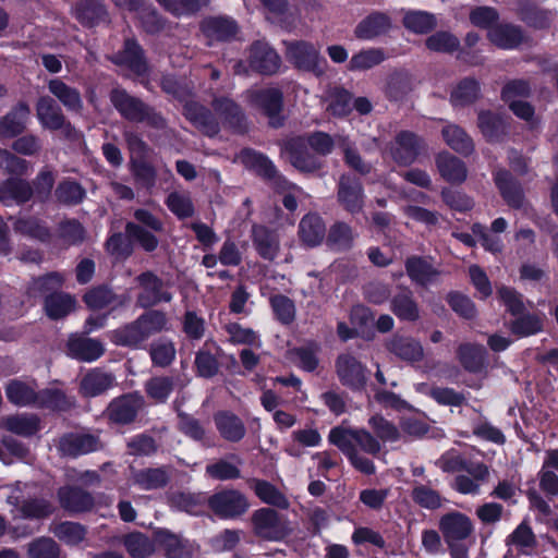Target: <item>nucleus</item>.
<instances>
[{"label": "nucleus", "instance_id": "1", "mask_svg": "<svg viewBox=\"0 0 558 558\" xmlns=\"http://www.w3.org/2000/svg\"><path fill=\"white\" fill-rule=\"evenodd\" d=\"M280 158L299 173L322 177L325 161L322 157L335 149V141L329 133L314 131L306 134L290 135L278 142Z\"/></svg>", "mask_w": 558, "mask_h": 558}, {"label": "nucleus", "instance_id": "2", "mask_svg": "<svg viewBox=\"0 0 558 558\" xmlns=\"http://www.w3.org/2000/svg\"><path fill=\"white\" fill-rule=\"evenodd\" d=\"M286 46V58L298 71L311 73L316 77L325 74L327 60L322 56L319 48L307 40H289Z\"/></svg>", "mask_w": 558, "mask_h": 558}, {"label": "nucleus", "instance_id": "3", "mask_svg": "<svg viewBox=\"0 0 558 558\" xmlns=\"http://www.w3.org/2000/svg\"><path fill=\"white\" fill-rule=\"evenodd\" d=\"M207 506L221 520H235L250 508L246 496L234 488L221 489L207 498Z\"/></svg>", "mask_w": 558, "mask_h": 558}, {"label": "nucleus", "instance_id": "4", "mask_svg": "<svg viewBox=\"0 0 558 558\" xmlns=\"http://www.w3.org/2000/svg\"><path fill=\"white\" fill-rule=\"evenodd\" d=\"M335 371L343 387L353 392L365 390L369 372L352 353H340L335 361Z\"/></svg>", "mask_w": 558, "mask_h": 558}, {"label": "nucleus", "instance_id": "5", "mask_svg": "<svg viewBox=\"0 0 558 558\" xmlns=\"http://www.w3.org/2000/svg\"><path fill=\"white\" fill-rule=\"evenodd\" d=\"M250 102L268 118V123L274 129L284 124L282 116L284 100L283 93L277 87H266L253 90L250 95Z\"/></svg>", "mask_w": 558, "mask_h": 558}, {"label": "nucleus", "instance_id": "6", "mask_svg": "<svg viewBox=\"0 0 558 558\" xmlns=\"http://www.w3.org/2000/svg\"><path fill=\"white\" fill-rule=\"evenodd\" d=\"M427 149L425 138L413 131L402 130L395 136L391 158L400 167L413 165Z\"/></svg>", "mask_w": 558, "mask_h": 558}, {"label": "nucleus", "instance_id": "7", "mask_svg": "<svg viewBox=\"0 0 558 558\" xmlns=\"http://www.w3.org/2000/svg\"><path fill=\"white\" fill-rule=\"evenodd\" d=\"M338 205L348 214L357 215L365 206V191L360 178L342 173L336 185Z\"/></svg>", "mask_w": 558, "mask_h": 558}, {"label": "nucleus", "instance_id": "8", "mask_svg": "<svg viewBox=\"0 0 558 558\" xmlns=\"http://www.w3.org/2000/svg\"><path fill=\"white\" fill-rule=\"evenodd\" d=\"M247 64L254 73L271 76L278 73L281 57L267 41L254 40L248 47Z\"/></svg>", "mask_w": 558, "mask_h": 558}, {"label": "nucleus", "instance_id": "9", "mask_svg": "<svg viewBox=\"0 0 558 558\" xmlns=\"http://www.w3.org/2000/svg\"><path fill=\"white\" fill-rule=\"evenodd\" d=\"M211 108L221 119L226 129L233 134L244 135L250 130V122L243 108L233 99L227 96L215 97Z\"/></svg>", "mask_w": 558, "mask_h": 558}, {"label": "nucleus", "instance_id": "10", "mask_svg": "<svg viewBox=\"0 0 558 558\" xmlns=\"http://www.w3.org/2000/svg\"><path fill=\"white\" fill-rule=\"evenodd\" d=\"M425 46L433 52L448 54L458 52L457 58L471 65L480 63V56L475 51L461 48L459 38L448 31L435 32L425 39Z\"/></svg>", "mask_w": 558, "mask_h": 558}, {"label": "nucleus", "instance_id": "11", "mask_svg": "<svg viewBox=\"0 0 558 558\" xmlns=\"http://www.w3.org/2000/svg\"><path fill=\"white\" fill-rule=\"evenodd\" d=\"M199 31L210 43H230L240 32L239 23L229 15H208L199 22Z\"/></svg>", "mask_w": 558, "mask_h": 558}, {"label": "nucleus", "instance_id": "12", "mask_svg": "<svg viewBox=\"0 0 558 558\" xmlns=\"http://www.w3.org/2000/svg\"><path fill=\"white\" fill-rule=\"evenodd\" d=\"M171 288V280H163L150 270L142 271V308L170 303L173 299Z\"/></svg>", "mask_w": 558, "mask_h": 558}, {"label": "nucleus", "instance_id": "13", "mask_svg": "<svg viewBox=\"0 0 558 558\" xmlns=\"http://www.w3.org/2000/svg\"><path fill=\"white\" fill-rule=\"evenodd\" d=\"M36 116L43 128L53 131L61 130L68 138L77 137L76 130L65 120L61 109L50 97L43 96L38 99Z\"/></svg>", "mask_w": 558, "mask_h": 558}, {"label": "nucleus", "instance_id": "14", "mask_svg": "<svg viewBox=\"0 0 558 558\" xmlns=\"http://www.w3.org/2000/svg\"><path fill=\"white\" fill-rule=\"evenodd\" d=\"M182 114L195 129L209 138H214L220 133V122L215 113L194 99L185 101Z\"/></svg>", "mask_w": 558, "mask_h": 558}, {"label": "nucleus", "instance_id": "15", "mask_svg": "<svg viewBox=\"0 0 558 558\" xmlns=\"http://www.w3.org/2000/svg\"><path fill=\"white\" fill-rule=\"evenodd\" d=\"M225 355V350L214 339H207L195 352V375L204 379L214 378L220 372L219 359Z\"/></svg>", "mask_w": 558, "mask_h": 558}, {"label": "nucleus", "instance_id": "16", "mask_svg": "<svg viewBox=\"0 0 558 558\" xmlns=\"http://www.w3.org/2000/svg\"><path fill=\"white\" fill-rule=\"evenodd\" d=\"M252 525L256 535L269 539L279 541L287 534L284 523L280 514L272 508H260L253 512Z\"/></svg>", "mask_w": 558, "mask_h": 558}, {"label": "nucleus", "instance_id": "17", "mask_svg": "<svg viewBox=\"0 0 558 558\" xmlns=\"http://www.w3.org/2000/svg\"><path fill=\"white\" fill-rule=\"evenodd\" d=\"M511 117L482 110L477 114V126L488 143H502L510 133Z\"/></svg>", "mask_w": 558, "mask_h": 558}, {"label": "nucleus", "instance_id": "18", "mask_svg": "<svg viewBox=\"0 0 558 558\" xmlns=\"http://www.w3.org/2000/svg\"><path fill=\"white\" fill-rule=\"evenodd\" d=\"M156 547L163 551L166 558H192L195 553L194 545L167 529H157L153 532Z\"/></svg>", "mask_w": 558, "mask_h": 558}, {"label": "nucleus", "instance_id": "19", "mask_svg": "<svg viewBox=\"0 0 558 558\" xmlns=\"http://www.w3.org/2000/svg\"><path fill=\"white\" fill-rule=\"evenodd\" d=\"M438 527L445 543L465 541L474 531L472 520L465 513L457 510L442 514L439 519Z\"/></svg>", "mask_w": 558, "mask_h": 558}, {"label": "nucleus", "instance_id": "20", "mask_svg": "<svg viewBox=\"0 0 558 558\" xmlns=\"http://www.w3.org/2000/svg\"><path fill=\"white\" fill-rule=\"evenodd\" d=\"M494 182L506 204L513 209H521L525 195L521 183L507 169L494 172Z\"/></svg>", "mask_w": 558, "mask_h": 558}, {"label": "nucleus", "instance_id": "21", "mask_svg": "<svg viewBox=\"0 0 558 558\" xmlns=\"http://www.w3.org/2000/svg\"><path fill=\"white\" fill-rule=\"evenodd\" d=\"M392 28L391 17L381 11H373L354 27V36L360 40H374L387 35Z\"/></svg>", "mask_w": 558, "mask_h": 558}, {"label": "nucleus", "instance_id": "22", "mask_svg": "<svg viewBox=\"0 0 558 558\" xmlns=\"http://www.w3.org/2000/svg\"><path fill=\"white\" fill-rule=\"evenodd\" d=\"M435 165L439 175L452 185H460L468 178L465 162L449 151L438 153L435 157Z\"/></svg>", "mask_w": 558, "mask_h": 558}, {"label": "nucleus", "instance_id": "23", "mask_svg": "<svg viewBox=\"0 0 558 558\" xmlns=\"http://www.w3.org/2000/svg\"><path fill=\"white\" fill-rule=\"evenodd\" d=\"M326 223L317 213H308L299 222L298 235L301 243L306 247H316L326 238Z\"/></svg>", "mask_w": 558, "mask_h": 558}, {"label": "nucleus", "instance_id": "24", "mask_svg": "<svg viewBox=\"0 0 558 558\" xmlns=\"http://www.w3.org/2000/svg\"><path fill=\"white\" fill-rule=\"evenodd\" d=\"M213 420L222 439L229 442H239L244 438L246 434L245 424L232 411L219 410L214 413Z\"/></svg>", "mask_w": 558, "mask_h": 558}, {"label": "nucleus", "instance_id": "25", "mask_svg": "<svg viewBox=\"0 0 558 558\" xmlns=\"http://www.w3.org/2000/svg\"><path fill=\"white\" fill-rule=\"evenodd\" d=\"M390 311L400 322L415 323L421 317L418 303L408 287H401L400 291L392 295Z\"/></svg>", "mask_w": 558, "mask_h": 558}, {"label": "nucleus", "instance_id": "26", "mask_svg": "<svg viewBox=\"0 0 558 558\" xmlns=\"http://www.w3.org/2000/svg\"><path fill=\"white\" fill-rule=\"evenodd\" d=\"M404 268L410 280L420 287L427 288L435 282L440 271L424 256L411 255L404 262Z\"/></svg>", "mask_w": 558, "mask_h": 558}, {"label": "nucleus", "instance_id": "27", "mask_svg": "<svg viewBox=\"0 0 558 558\" xmlns=\"http://www.w3.org/2000/svg\"><path fill=\"white\" fill-rule=\"evenodd\" d=\"M239 157L247 170L255 172L265 182L271 179L278 170L274 161L266 154L254 148H242Z\"/></svg>", "mask_w": 558, "mask_h": 558}, {"label": "nucleus", "instance_id": "28", "mask_svg": "<svg viewBox=\"0 0 558 558\" xmlns=\"http://www.w3.org/2000/svg\"><path fill=\"white\" fill-rule=\"evenodd\" d=\"M239 157L247 170L255 172L265 182L271 179L278 170L274 161L266 154L254 148H242Z\"/></svg>", "mask_w": 558, "mask_h": 558}, {"label": "nucleus", "instance_id": "29", "mask_svg": "<svg viewBox=\"0 0 558 558\" xmlns=\"http://www.w3.org/2000/svg\"><path fill=\"white\" fill-rule=\"evenodd\" d=\"M488 40L500 49H515L524 40V34L520 26L510 23H498L487 32Z\"/></svg>", "mask_w": 558, "mask_h": 558}, {"label": "nucleus", "instance_id": "30", "mask_svg": "<svg viewBox=\"0 0 558 558\" xmlns=\"http://www.w3.org/2000/svg\"><path fill=\"white\" fill-rule=\"evenodd\" d=\"M487 351L478 343L464 342L457 349V359L461 366L471 374L482 373L486 368Z\"/></svg>", "mask_w": 558, "mask_h": 558}, {"label": "nucleus", "instance_id": "31", "mask_svg": "<svg viewBox=\"0 0 558 558\" xmlns=\"http://www.w3.org/2000/svg\"><path fill=\"white\" fill-rule=\"evenodd\" d=\"M105 352L102 343L96 339L73 335L68 341V354L84 362H93Z\"/></svg>", "mask_w": 558, "mask_h": 558}, {"label": "nucleus", "instance_id": "32", "mask_svg": "<svg viewBox=\"0 0 558 558\" xmlns=\"http://www.w3.org/2000/svg\"><path fill=\"white\" fill-rule=\"evenodd\" d=\"M252 241L257 254L266 260H274L279 252V240L275 231L263 225L253 227Z\"/></svg>", "mask_w": 558, "mask_h": 558}, {"label": "nucleus", "instance_id": "33", "mask_svg": "<svg viewBox=\"0 0 558 558\" xmlns=\"http://www.w3.org/2000/svg\"><path fill=\"white\" fill-rule=\"evenodd\" d=\"M518 14L523 23L535 29L549 28L554 19L553 11L543 9L531 0L520 2Z\"/></svg>", "mask_w": 558, "mask_h": 558}, {"label": "nucleus", "instance_id": "34", "mask_svg": "<svg viewBox=\"0 0 558 558\" xmlns=\"http://www.w3.org/2000/svg\"><path fill=\"white\" fill-rule=\"evenodd\" d=\"M114 383L116 378L111 373L93 368L83 376L80 392L84 397H96L113 387Z\"/></svg>", "mask_w": 558, "mask_h": 558}, {"label": "nucleus", "instance_id": "35", "mask_svg": "<svg viewBox=\"0 0 558 558\" xmlns=\"http://www.w3.org/2000/svg\"><path fill=\"white\" fill-rule=\"evenodd\" d=\"M545 315L536 312H522L514 316L509 329L519 338L535 336L544 330Z\"/></svg>", "mask_w": 558, "mask_h": 558}, {"label": "nucleus", "instance_id": "36", "mask_svg": "<svg viewBox=\"0 0 558 558\" xmlns=\"http://www.w3.org/2000/svg\"><path fill=\"white\" fill-rule=\"evenodd\" d=\"M140 400L136 395H126L113 400L107 408V416L118 424L131 422L137 413Z\"/></svg>", "mask_w": 558, "mask_h": 558}, {"label": "nucleus", "instance_id": "37", "mask_svg": "<svg viewBox=\"0 0 558 558\" xmlns=\"http://www.w3.org/2000/svg\"><path fill=\"white\" fill-rule=\"evenodd\" d=\"M481 97V84L474 77H463L450 92V102L453 107H468Z\"/></svg>", "mask_w": 558, "mask_h": 558}, {"label": "nucleus", "instance_id": "38", "mask_svg": "<svg viewBox=\"0 0 558 558\" xmlns=\"http://www.w3.org/2000/svg\"><path fill=\"white\" fill-rule=\"evenodd\" d=\"M29 107L21 102L11 112L0 119V137H13L22 133L29 119Z\"/></svg>", "mask_w": 558, "mask_h": 558}, {"label": "nucleus", "instance_id": "39", "mask_svg": "<svg viewBox=\"0 0 558 558\" xmlns=\"http://www.w3.org/2000/svg\"><path fill=\"white\" fill-rule=\"evenodd\" d=\"M138 240V227L133 223H129L124 234H113L108 240L107 250L116 259H124L132 253L133 243Z\"/></svg>", "mask_w": 558, "mask_h": 558}, {"label": "nucleus", "instance_id": "40", "mask_svg": "<svg viewBox=\"0 0 558 558\" xmlns=\"http://www.w3.org/2000/svg\"><path fill=\"white\" fill-rule=\"evenodd\" d=\"M441 135L446 144L458 154L468 157L474 151L471 136L459 125L449 124L442 128Z\"/></svg>", "mask_w": 558, "mask_h": 558}, {"label": "nucleus", "instance_id": "41", "mask_svg": "<svg viewBox=\"0 0 558 558\" xmlns=\"http://www.w3.org/2000/svg\"><path fill=\"white\" fill-rule=\"evenodd\" d=\"M389 352L408 362H418L423 357L421 343L410 337L395 336L388 343Z\"/></svg>", "mask_w": 558, "mask_h": 558}, {"label": "nucleus", "instance_id": "42", "mask_svg": "<svg viewBox=\"0 0 558 558\" xmlns=\"http://www.w3.org/2000/svg\"><path fill=\"white\" fill-rule=\"evenodd\" d=\"M48 89L68 110L81 112L83 100L77 89L66 85L59 78L50 80L48 82Z\"/></svg>", "mask_w": 558, "mask_h": 558}, {"label": "nucleus", "instance_id": "43", "mask_svg": "<svg viewBox=\"0 0 558 558\" xmlns=\"http://www.w3.org/2000/svg\"><path fill=\"white\" fill-rule=\"evenodd\" d=\"M59 447L64 454L78 456L95 451L99 441L92 435L70 434L61 438Z\"/></svg>", "mask_w": 558, "mask_h": 558}, {"label": "nucleus", "instance_id": "44", "mask_svg": "<svg viewBox=\"0 0 558 558\" xmlns=\"http://www.w3.org/2000/svg\"><path fill=\"white\" fill-rule=\"evenodd\" d=\"M320 344L315 340H308L305 344L294 347L290 353L298 367L307 373H313L319 365L318 353Z\"/></svg>", "mask_w": 558, "mask_h": 558}, {"label": "nucleus", "instance_id": "45", "mask_svg": "<svg viewBox=\"0 0 558 558\" xmlns=\"http://www.w3.org/2000/svg\"><path fill=\"white\" fill-rule=\"evenodd\" d=\"M250 487L263 502L279 509H287L289 507V500L284 494H282L272 483L266 480L252 478L250 481Z\"/></svg>", "mask_w": 558, "mask_h": 558}, {"label": "nucleus", "instance_id": "46", "mask_svg": "<svg viewBox=\"0 0 558 558\" xmlns=\"http://www.w3.org/2000/svg\"><path fill=\"white\" fill-rule=\"evenodd\" d=\"M403 26L414 34H428L437 26L436 16L427 11L409 10L402 17Z\"/></svg>", "mask_w": 558, "mask_h": 558}, {"label": "nucleus", "instance_id": "47", "mask_svg": "<svg viewBox=\"0 0 558 558\" xmlns=\"http://www.w3.org/2000/svg\"><path fill=\"white\" fill-rule=\"evenodd\" d=\"M5 395L8 400L15 405H37L38 393L35 391L33 384L16 379L11 380L5 386Z\"/></svg>", "mask_w": 558, "mask_h": 558}, {"label": "nucleus", "instance_id": "48", "mask_svg": "<svg viewBox=\"0 0 558 558\" xmlns=\"http://www.w3.org/2000/svg\"><path fill=\"white\" fill-rule=\"evenodd\" d=\"M153 366L166 368L172 364L175 359V347L171 339L159 338L154 340L147 348Z\"/></svg>", "mask_w": 558, "mask_h": 558}, {"label": "nucleus", "instance_id": "49", "mask_svg": "<svg viewBox=\"0 0 558 558\" xmlns=\"http://www.w3.org/2000/svg\"><path fill=\"white\" fill-rule=\"evenodd\" d=\"M32 196V189L22 180H8L0 185V202L5 206L21 204Z\"/></svg>", "mask_w": 558, "mask_h": 558}, {"label": "nucleus", "instance_id": "50", "mask_svg": "<svg viewBox=\"0 0 558 558\" xmlns=\"http://www.w3.org/2000/svg\"><path fill=\"white\" fill-rule=\"evenodd\" d=\"M353 229L344 221H336L326 232V243L331 248L348 251L353 246Z\"/></svg>", "mask_w": 558, "mask_h": 558}, {"label": "nucleus", "instance_id": "51", "mask_svg": "<svg viewBox=\"0 0 558 558\" xmlns=\"http://www.w3.org/2000/svg\"><path fill=\"white\" fill-rule=\"evenodd\" d=\"M160 87L163 93L172 96L182 105H184L185 101H191L194 96L193 87L190 86L185 80L179 78L173 74L162 75Z\"/></svg>", "mask_w": 558, "mask_h": 558}, {"label": "nucleus", "instance_id": "52", "mask_svg": "<svg viewBox=\"0 0 558 558\" xmlns=\"http://www.w3.org/2000/svg\"><path fill=\"white\" fill-rule=\"evenodd\" d=\"M58 495L61 506L72 512L86 511L93 505L92 497L80 489L63 487Z\"/></svg>", "mask_w": 558, "mask_h": 558}, {"label": "nucleus", "instance_id": "53", "mask_svg": "<svg viewBox=\"0 0 558 558\" xmlns=\"http://www.w3.org/2000/svg\"><path fill=\"white\" fill-rule=\"evenodd\" d=\"M75 299L66 293H52L46 296L45 311L52 319H59L75 308Z\"/></svg>", "mask_w": 558, "mask_h": 558}, {"label": "nucleus", "instance_id": "54", "mask_svg": "<svg viewBox=\"0 0 558 558\" xmlns=\"http://www.w3.org/2000/svg\"><path fill=\"white\" fill-rule=\"evenodd\" d=\"M385 58V52L381 48L362 49L351 57L348 70L352 72L366 71L380 64Z\"/></svg>", "mask_w": 558, "mask_h": 558}, {"label": "nucleus", "instance_id": "55", "mask_svg": "<svg viewBox=\"0 0 558 558\" xmlns=\"http://www.w3.org/2000/svg\"><path fill=\"white\" fill-rule=\"evenodd\" d=\"M205 497L202 494H193L185 492L172 493L168 500L171 508L185 511L190 514H198L204 505Z\"/></svg>", "mask_w": 558, "mask_h": 558}, {"label": "nucleus", "instance_id": "56", "mask_svg": "<svg viewBox=\"0 0 558 558\" xmlns=\"http://www.w3.org/2000/svg\"><path fill=\"white\" fill-rule=\"evenodd\" d=\"M148 308L142 313V341L151 335L169 329L167 314L159 310Z\"/></svg>", "mask_w": 558, "mask_h": 558}, {"label": "nucleus", "instance_id": "57", "mask_svg": "<svg viewBox=\"0 0 558 558\" xmlns=\"http://www.w3.org/2000/svg\"><path fill=\"white\" fill-rule=\"evenodd\" d=\"M446 302L459 317L465 320H472L477 315L475 303L460 291H449L446 295Z\"/></svg>", "mask_w": 558, "mask_h": 558}, {"label": "nucleus", "instance_id": "58", "mask_svg": "<svg viewBox=\"0 0 558 558\" xmlns=\"http://www.w3.org/2000/svg\"><path fill=\"white\" fill-rule=\"evenodd\" d=\"M165 204L180 220L191 218L195 214V207L189 194L177 191L170 192L165 199Z\"/></svg>", "mask_w": 558, "mask_h": 558}, {"label": "nucleus", "instance_id": "59", "mask_svg": "<svg viewBox=\"0 0 558 558\" xmlns=\"http://www.w3.org/2000/svg\"><path fill=\"white\" fill-rule=\"evenodd\" d=\"M173 388V379L168 376H156L145 383V391L148 398L156 403H166Z\"/></svg>", "mask_w": 558, "mask_h": 558}, {"label": "nucleus", "instance_id": "60", "mask_svg": "<svg viewBox=\"0 0 558 558\" xmlns=\"http://www.w3.org/2000/svg\"><path fill=\"white\" fill-rule=\"evenodd\" d=\"M269 304L275 318L282 325H290L295 319V304L284 294H274L269 298Z\"/></svg>", "mask_w": 558, "mask_h": 558}, {"label": "nucleus", "instance_id": "61", "mask_svg": "<svg viewBox=\"0 0 558 558\" xmlns=\"http://www.w3.org/2000/svg\"><path fill=\"white\" fill-rule=\"evenodd\" d=\"M2 425L21 436H32L38 430V420L34 415H12L3 418Z\"/></svg>", "mask_w": 558, "mask_h": 558}, {"label": "nucleus", "instance_id": "62", "mask_svg": "<svg viewBox=\"0 0 558 558\" xmlns=\"http://www.w3.org/2000/svg\"><path fill=\"white\" fill-rule=\"evenodd\" d=\"M328 111L338 118H344L352 111V94L344 87H335L330 93Z\"/></svg>", "mask_w": 558, "mask_h": 558}, {"label": "nucleus", "instance_id": "63", "mask_svg": "<svg viewBox=\"0 0 558 558\" xmlns=\"http://www.w3.org/2000/svg\"><path fill=\"white\" fill-rule=\"evenodd\" d=\"M64 281L62 275L51 272L43 277H38L32 281L28 287V294L34 298L44 296L47 293L59 289Z\"/></svg>", "mask_w": 558, "mask_h": 558}, {"label": "nucleus", "instance_id": "64", "mask_svg": "<svg viewBox=\"0 0 558 558\" xmlns=\"http://www.w3.org/2000/svg\"><path fill=\"white\" fill-rule=\"evenodd\" d=\"M499 301L506 306L507 312L511 316H517L526 311L523 301V294L512 287L501 286L497 290Z\"/></svg>", "mask_w": 558, "mask_h": 558}]
</instances>
